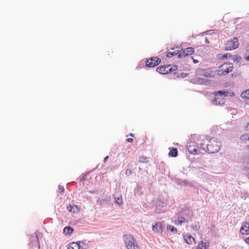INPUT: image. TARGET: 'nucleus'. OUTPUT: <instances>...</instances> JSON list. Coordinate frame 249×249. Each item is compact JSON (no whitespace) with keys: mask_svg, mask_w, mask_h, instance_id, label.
<instances>
[{"mask_svg":"<svg viewBox=\"0 0 249 249\" xmlns=\"http://www.w3.org/2000/svg\"><path fill=\"white\" fill-rule=\"evenodd\" d=\"M124 242L127 249H140L136 240L131 235L124 236Z\"/></svg>","mask_w":249,"mask_h":249,"instance_id":"1","label":"nucleus"},{"mask_svg":"<svg viewBox=\"0 0 249 249\" xmlns=\"http://www.w3.org/2000/svg\"><path fill=\"white\" fill-rule=\"evenodd\" d=\"M233 70V65L231 63H225L219 67V75H225Z\"/></svg>","mask_w":249,"mask_h":249,"instance_id":"2","label":"nucleus"},{"mask_svg":"<svg viewBox=\"0 0 249 249\" xmlns=\"http://www.w3.org/2000/svg\"><path fill=\"white\" fill-rule=\"evenodd\" d=\"M239 47L238 39L236 37H233L226 43L225 50L231 51L238 48Z\"/></svg>","mask_w":249,"mask_h":249,"instance_id":"3","label":"nucleus"},{"mask_svg":"<svg viewBox=\"0 0 249 249\" xmlns=\"http://www.w3.org/2000/svg\"><path fill=\"white\" fill-rule=\"evenodd\" d=\"M234 96V93L233 92H229L227 91L219 90V105H222L225 104L224 97H233Z\"/></svg>","mask_w":249,"mask_h":249,"instance_id":"4","label":"nucleus"},{"mask_svg":"<svg viewBox=\"0 0 249 249\" xmlns=\"http://www.w3.org/2000/svg\"><path fill=\"white\" fill-rule=\"evenodd\" d=\"M152 230L155 233H161L163 231L161 223L157 222L155 225H153Z\"/></svg>","mask_w":249,"mask_h":249,"instance_id":"5","label":"nucleus"},{"mask_svg":"<svg viewBox=\"0 0 249 249\" xmlns=\"http://www.w3.org/2000/svg\"><path fill=\"white\" fill-rule=\"evenodd\" d=\"M173 222L176 225H181L183 223H188V221L184 217H179L177 219H172Z\"/></svg>","mask_w":249,"mask_h":249,"instance_id":"6","label":"nucleus"},{"mask_svg":"<svg viewBox=\"0 0 249 249\" xmlns=\"http://www.w3.org/2000/svg\"><path fill=\"white\" fill-rule=\"evenodd\" d=\"M67 209L69 212L74 213H76L79 211V208L78 206L74 205V203H70L67 206Z\"/></svg>","mask_w":249,"mask_h":249,"instance_id":"7","label":"nucleus"},{"mask_svg":"<svg viewBox=\"0 0 249 249\" xmlns=\"http://www.w3.org/2000/svg\"><path fill=\"white\" fill-rule=\"evenodd\" d=\"M183 238L185 242L188 244L192 245L195 241V238L189 234H186L184 235Z\"/></svg>","mask_w":249,"mask_h":249,"instance_id":"8","label":"nucleus"},{"mask_svg":"<svg viewBox=\"0 0 249 249\" xmlns=\"http://www.w3.org/2000/svg\"><path fill=\"white\" fill-rule=\"evenodd\" d=\"M240 232L242 234H249V222H246L243 226H242Z\"/></svg>","mask_w":249,"mask_h":249,"instance_id":"9","label":"nucleus"},{"mask_svg":"<svg viewBox=\"0 0 249 249\" xmlns=\"http://www.w3.org/2000/svg\"><path fill=\"white\" fill-rule=\"evenodd\" d=\"M209 244L206 242L200 241L198 243L196 249H208Z\"/></svg>","mask_w":249,"mask_h":249,"instance_id":"10","label":"nucleus"},{"mask_svg":"<svg viewBox=\"0 0 249 249\" xmlns=\"http://www.w3.org/2000/svg\"><path fill=\"white\" fill-rule=\"evenodd\" d=\"M35 238H36V242H35L34 243L33 241H32V244H34V245H36V246H37L38 247V248H39L38 239L39 238H42V233L39 232H35Z\"/></svg>","mask_w":249,"mask_h":249,"instance_id":"11","label":"nucleus"},{"mask_svg":"<svg viewBox=\"0 0 249 249\" xmlns=\"http://www.w3.org/2000/svg\"><path fill=\"white\" fill-rule=\"evenodd\" d=\"M73 230L71 227H66L63 229V233L66 235H70L72 233Z\"/></svg>","mask_w":249,"mask_h":249,"instance_id":"12","label":"nucleus"},{"mask_svg":"<svg viewBox=\"0 0 249 249\" xmlns=\"http://www.w3.org/2000/svg\"><path fill=\"white\" fill-rule=\"evenodd\" d=\"M240 140L245 143L249 141V134H244L240 136Z\"/></svg>","mask_w":249,"mask_h":249,"instance_id":"13","label":"nucleus"},{"mask_svg":"<svg viewBox=\"0 0 249 249\" xmlns=\"http://www.w3.org/2000/svg\"><path fill=\"white\" fill-rule=\"evenodd\" d=\"M78 242H72L69 244L68 249H80Z\"/></svg>","mask_w":249,"mask_h":249,"instance_id":"14","label":"nucleus"},{"mask_svg":"<svg viewBox=\"0 0 249 249\" xmlns=\"http://www.w3.org/2000/svg\"><path fill=\"white\" fill-rule=\"evenodd\" d=\"M241 96L242 98L249 99V89H247L246 91L242 92Z\"/></svg>","mask_w":249,"mask_h":249,"instance_id":"15","label":"nucleus"},{"mask_svg":"<svg viewBox=\"0 0 249 249\" xmlns=\"http://www.w3.org/2000/svg\"><path fill=\"white\" fill-rule=\"evenodd\" d=\"M80 249H87L88 245L82 241H78Z\"/></svg>","mask_w":249,"mask_h":249,"instance_id":"16","label":"nucleus"},{"mask_svg":"<svg viewBox=\"0 0 249 249\" xmlns=\"http://www.w3.org/2000/svg\"><path fill=\"white\" fill-rule=\"evenodd\" d=\"M167 230L168 231H170L171 232H177V229L175 228L174 226L171 225H168L167 226Z\"/></svg>","mask_w":249,"mask_h":249,"instance_id":"17","label":"nucleus"},{"mask_svg":"<svg viewBox=\"0 0 249 249\" xmlns=\"http://www.w3.org/2000/svg\"><path fill=\"white\" fill-rule=\"evenodd\" d=\"M156 213H160L161 210V207L160 206V204H159L158 205L156 206Z\"/></svg>","mask_w":249,"mask_h":249,"instance_id":"18","label":"nucleus"},{"mask_svg":"<svg viewBox=\"0 0 249 249\" xmlns=\"http://www.w3.org/2000/svg\"><path fill=\"white\" fill-rule=\"evenodd\" d=\"M230 56H231V55L229 53H226L225 55H223L222 59H224L225 58H227Z\"/></svg>","mask_w":249,"mask_h":249,"instance_id":"19","label":"nucleus"},{"mask_svg":"<svg viewBox=\"0 0 249 249\" xmlns=\"http://www.w3.org/2000/svg\"><path fill=\"white\" fill-rule=\"evenodd\" d=\"M246 59L247 60H248L249 61V52H247V53L246 54V57H245Z\"/></svg>","mask_w":249,"mask_h":249,"instance_id":"20","label":"nucleus"},{"mask_svg":"<svg viewBox=\"0 0 249 249\" xmlns=\"http://www.w3.org/2000/svg\"><path fill=\"white\" fill-rule=\"evenodd\" d=\"M199 227L198 226L196 225L193 227V229L195 231H197L199 230Z\"/></svg>","mask_w":249,"mask_h":249,"instance_id":"21","label":"nucleus"},{"mask_svg":"<svg viewBox=\"0 0 249 249\" xmlns=\"http://www.w3.org/2000/svg\"><path fill=\"white\" fill-rule=\"evenodd\" d=\"M245 242L247 244H249V237L245 239Z\"/></svg>","mask_w":249,"mask_h":249,"instance_id":"22","label":"nucleus"},{"mask_svg":"<svg viewBox=\"0 0 249 249\" xmlns=\"http://www.w3.org/2000/svg\"><path fill=\"white\" fill-rule=\"evenodd\" d=\"M247 52H249V45H248V46L247 47Z\"/></svg>","mask_w":249,"mask_h":249,"instance_id":"23","label":"nucleus"},{"mask_svg":"<svg viewBox=\"0 0 249 249\" xmlns=\"http://www.w3.org/2000/svg\"><path fill=\"white\" fill-rule=\"evenodd\" d=\"M184 213L185 214H186V211H184Z\"/></svg>","mask_w":249,"mask_h":249,"instance_id":"24","label":"nucleus"},{"mask_svg":"<svg viewBox=\"0 0 249 249\" xmlns=\"http://www.w3.org/2000/svg\"><path fill=\"white\" fill-rule=\"evenodd\" d=\"M248 149H249V146L248 147Z\"/></svg>","mask_w":249,"mask_h":249,"instance_id":"25","label":"nucleus"}]
</instances>
